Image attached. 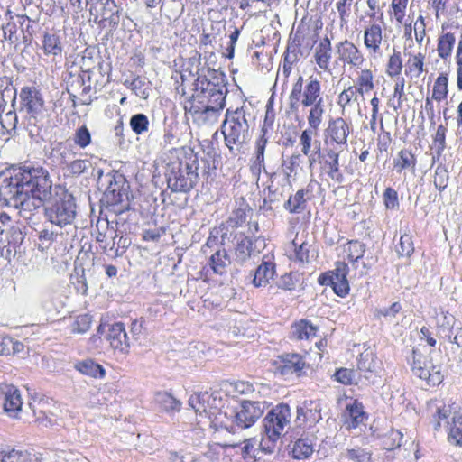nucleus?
<instances>
[{
	"mask_svg": "<svg viewBox=\"0 0 462 462\" xmlns=\"http://www.w3.org/2000/svg\"><path fill=\"white\" fill-rule=\"evenodd\" d=\"M0 201L18 209L24 219H31L44 206L47 220L60 228L72 226L77 216L74 196L60 186L52 189L50 173L42 166H23L3 172Z\"/></svg>",
	"mask_w": 462,
	"mask_h": 462,
	"instance_id": "f257e3e1",
	"label": "nucleus"
},
{
	"mask_svg": "<svg viewBox=\"0 0 462 462\" xmlns=\"http://www.w3.org/2000/svg\"><path fill=\"white\" fill-rule=\"evenodd\" d=\"M193 94L189 100V106L185 110L192 116L193 123L199 126L212 125L217 122L226 105L227 88L225 76L215 69H208V75L196 71Z\"/></svg>",
	"mask_w": 462,
	"mask_h": 462,
	"instance_id": "f03ea898",
	"label": "nucleus"
},
{
	"mask_svg": "<svg viewBox=\"0 0 462 462\" xmlns=\"http://www.w3.org/2000/svg\"><path fill=\"white\" fill-rule=\"evenodd\" d=\"M164 179L175 193H189L199 182V157L189 147L171 149L164 160Z\"/></svg>",
	"mask_w": 462,
	"mask_h": 462,
	"instance_id": "7ed1b4c3",
	"label": "nucleus"
},
{
	"mask_svg": "<svg viewBox=\"0 0 462 462\" xmlns=\"http://www.w3.org/2000/svg\"><path fill=\"white\" fill-rule=\"evenodd\" d=\"M291 418V408L282 403L273 408L263 420L262 439L260 448L265 454H273L276 444L282 436L285 426L289 425Z\"/></svg>",
	"mask_w": 462,
	"mask_h": 462,
	"instance_id": "20e7f679",
	"label": "nucleus"
},
{
	"mask_svg": "<svg viewBox=\"0 0 462 462\" xmlns=\"http://www.w3.org/2000/svg\"><path fill=\"white\" fill-rule=\"evenodd\" d=\"M20 112L27 120V129L31 138L40 135L46 118L43 98L35 88L23 87L20 92Z\"/></svg>",
	"mask_w": 462,
	"mask_h": 462,
	"instance_id": "39448f33",
	"label": "nucleus"
},
{
	"mask_svg": "<svg viewBox=\"0 0 462 462\" xmlns=\"http://www.w3.org/2000/svg\"><path fill=\"white\" fill-rule=\"evenodd\" d=\"M250 114L244 106L236 110L227 109L226 118L222 124V134L225 143L229 151H239L249 139V124L247 117Z\"/></svg>",
	"mask_w": 462,
	"mask_h": 462,
	"instance_id": "423d86ee",
	"label": "nucleus"
},
{
	"mask_svg": "<svg viewBox=\"0 0 462 462\" xmlns=\"http://www.w3.org/2000/svg\"><path fill=\"white\" fill-rule=\"evenodd\" d=\"M323 102L321 97V83L314 77H310L303 87V78L300 76L293 84L289 95V106L291 111H297L300 106L309 107Z\"/></svg>",
	"mask_w": 462,
	"mask_h": 462,
	"instance_id": "0eeeda50",
	"label": "nucleus"
},
{
	"mask_svg": "<svg viewBox=\"0 0 462 462\" xmlns=\"http://www.w3.org/2000/svg\"><path fill=\"white\" fill-rule=\"evenodd\" d=\"M88 12L95 24L99 28H107L116 31L120 23L119 8L115 0H95Z\"/></svg>",
	"mask_w": 462,
	"mask_h": 462,
	"instance_id": "6e6552de",
	"label": "nucleus"
},
{
	"mask_svg": "<svg viewBox=\"0 0 462 462\" xmlns=\"http://www.w3.org/2000/svg\"><path fill=\"white\" fill-rule=\"evenodd\" d=\"M97 182L106 187L103 200L108 205L120 204L127 197L125 178L117 171H111L104 175L99 170Z\"/></svg>",
	"mask_w": 462,
	"mask_h": 462,
	"instance_id": "1a4fd4ad",
	"label": "nucleus"
},
{
	"mask_svg": "<svg viewBox=\"0 0 462 462\" xmlns=\"http://www.w3.org/2000/svg\"><path fill=\"white\" fill-rule=\"evenodd\" d=\"M348 265L344 262H337L334 270L319 275V283L325 286H331L334 292L339 297L348 294L350 287L347 281Z\"/></svg>",
	"mask_w": 462,
	"mask_h": 462,
	"instance_id": "9d476101",
	"label": "nucleus"
},
{
	"mask_svg": "<svg viewBox=\"0 0 462 462\" xmlns=\"http://www.w3.org/2000/svg\"><path fill=\"white\" fill-rule=\"evenodd\" d=\"M262 134L256 139L254 143V151L251 159V171L257 178L263 172L271 179L276 175V165L271 166L265 164L264 153L268 143V138L266 137L267 129L262 127Z\"/></svg>",
	"mask_w": 462,
	"mask_h": 462,
	"instance_id": "9b49d317",
	"label": "nucleus"
},
{
	"mask_svg": "<svg viewBox=\"0 0 462 462\" xmlns=\"http://www.w3.org/2000/svg\"><path fill=\"white\" fill-rule=\"evenodd\" d=\"M414 375L424 380L429 386H436L442 383L443 374L440 367H431L430 374L426 369L427 358L416 349H412L411 356L408 358Z\"/></svg>",
	"mask_w": 462,
	"mask_h": 462,
	"instance_id": "f8f14e48",
	"label": "nucleus"
},
{
	"mask_svg": "<svg viewBox=\"0 0 462 462\" xmlns=\"http://www.w3.org/2000/svg\"><path fill=\"white\" fill-rule=\"evenodd\" d=\"M265 402L244 401L237 407H235L238 429L244 430L251 427L262 417L264 412Z\"/></svg>",
	"mask_w": 462,
	"mask_h": 462,
	"instance_id": "ddd939ff",
	"label": "nucleus"
},
{
	"mask_svg": "<svg viewBox=\"0 0 462 462\" xmlns=\"http://www.w3.org/2000/svg\"><path fill=\"white\" fill-rule=\"evenodd\" d=\"M337 63L360 69L365 59L362 51L352 42L345 39L335 44Z\"/></svg>",
	"mask_w": 462,
	"mask_h": 462,
	"instance_id": "4468645a",
	"label": "nucleus"
},
{
	"mask_svg": "<svg viewBox=\"0 0 462 462\" xmlns=\"http://www.w3.org/2000/svg\"><path fill=\"white\" fill-rule=\"evenodd\" d=\"M321 405L317 400H306L297 408L296 425L311 428L321 420Z\"/></svg>",
	"mask_w": 462,
	"mask_h": 462,
	"instance_id": "2eb2a0df",
	"label": "nucleus"
},
{
	"mask_svg": "<svg viewBox=\"0 0 462 462\" xmlns=\"http://www.w3.org/2000/svg\"><path fill=\"white\" fill-rule=\"evenodd\" d=\"M350 125L342 117L331 118L325 130V143H336L337 146L345 145L350 134Z\"/></svg>",
	"mask_w": 462,
	"mask_h": 462,
	"instance_id": "dca6fc26",
	"label": "nucleus"
},
{
	"mask_svg": "<svg viewBox=\"0 0 462 462\" xmlns=\"http://www.w3.org/2000/svg\"><path fill=\"white\" fill-rule=\"evenodd\" d=\"M235 256L236 260L240 263L245 262L254 253H260V247L264 246V241L261 237H256L253 241L249 236L244 234L236 236Z\"/></svg>",
	"mask_w": 462,
	"mask_h": 462,
	"instance_id": "f3484780",
	"label": "nucleus"
},
{
	"mask_svg": "<svg viewBox=\"0 0 462 462\" xmlns=\"http://www.w3.org/2000/svg\"><path fill=\"white\" fill-rule=\"evenodd\" d=\"M0 404L9 416L16 417L23 405L20 391L14 385L0 384Z\"/></svg>",
	"mask_w": 462,
	"mask_h": 462,
	"instance_id": "a211bd4d",
	"label": "nucleus"
},
{
	"mask_svg": "<svg viewBox=\"0 0 462 462\" xmlns=\"http://www.w3.org/2000/svg\"><path fill=\"white\" fill-rule=\"evenodd\" d=\"M275 370L282 375H291L302 371L306 365V362L302 356L295 353H286L279 356V360L275 362Z\"/></svg>",
	"mask_w": 462,
	"mask_h": 462,
	"instance_id": "6ab92c4d",
	"label": "nucleus"
},
{
	"mask_svg": "<svg viewBox=\"0 0 462 462\" xmlns=\"http://www.w3.org/2000/svg\"><path fill=\"white\" fill-rule=\"evenodd\" d=\"M107 340L112 348L125 355L129 352L131 342L122 322H116L111 326L107 334Z\"/></svg>",
	"mask_w": 462,
	"mask_h": 462,
	"instance_id": "aec40b11",
	"label": "nucleus"
},
{
	"mask_svg": "<svg viewBox=\"0 0 462 462\" xmlns=\"http://www.w3.org/2000/svg\"><path fill=\"white\" fill-rule=\"evenodd\" d=\"M339 153L340 151L336 147L325 149L323 168L332 180L341 184L344 181V175L339 169Z\"/></svg>",
	"mask_w": 462,
	"mask_h": 462,
	"instance_id": "412c9836",
	"label": "nucleus"
},
{
	"mask_svg": "<svg viewBox=\"0 0 462 462\" xmlns=\"http://www.w3.org/2000/svg\"><path fill=\"white\" fill-rule=\"evenodd\" d=\"M448 402V404L444 399L436 398L430 400L427 404V410L431 417L434 430H439L441 427V421H446L451 413L450 402Z\"/></svg>",
	"mask_w": 462,
	"mask_h": 462,
	"instance_id": "4be33fe9",
	"label": "nucleus"
},
{
	"mask_svg": "<svg viewBox=\"0 0 462 462\" xmlns=\"http://www.w3.org/2000/svg\"><path fill=\"white\" fill-rule=\"evenodd\" d=\"M383 42V29L378 23H372L364 31V45L370 54H377Z\"/></svg>",
	"mask_w": 462,
	"mask_h": 462,
	"instance_id": "5701e85b",
	"label": "nucleus"
},
{
	"mask_svg": "<svg viewBox=\"0 0 462 462\" xmlns=\"http://www.w3.org/2000/svg\"><path fill=\"white\" fill-rule=\"evenodd\" d=\"M332 58L331 41L328 37H324L315 48L314 60L318 67L326 71L331 72L330 60Z\"/></svg>",
	"mask_w": 462,
	"mask_h": 462,
	"instance_id": "b1692460",
	"label": "nucleus"
},
{
	"mask_svg": "<svg viewBox=\"0 0 462 462\" xmlns=\"http://www.w3.org/2000/svg\"><path fill=\"white\" fill-rule=\"evenodd\" d=\"M345 425L348 430L356 429L366 420L364 406L357 400L346 405Z\"/></svg>",
	"mask_w": 462,
	"mask_h": 462,
	"instance_id": "393cba45",
	"label": "nucleus"
},
{
	"mask_svg": "<svg viewBox=\"0 0 462 462\" xmlns=\"http://www.w3.org/2000/svg\"><path fill=\"white\" fill-rule=\"evenodd\" d=\"M357 369L364 373V376L369 379L372 374H376L381 369V361L372 351H364L357 360Z\"/></svg>",
	"mask_w": 462,
	"mask_h": 462,
	"instance_id": "a878e982",
	"label": "nucleus"
},
{
	"mask_svg": "<svg viewBox=\"0 0 462 462\" xmlns=\"http://www.w3.org/2000/svg\"><path fill=\"white\" fill-rule=\"evenodd\" d=\"M235 413V407H227L226 410H219L217 412L209 411V416H214V422L217 427L225 429L233 433L239 430L236 421V418L233 416Z\"/></svg>",
	"mask_w": 462,
	"mask_h": 462,
	"instance_id": "bb28decb",
	"label": "nucleus"
},
{
	"mask_svg": "<svg viewBox=\"0 0 462 462\" xmlns=\"http://www.w3.org/2000/svg\"><path fill=\"white\" fill-rule=\"evenodd\" d=\"M275 273V263L268 257H263L262 263L257 267L253 279L254 287H263L269 283Z\"/></svg>",
	"mask_w": 462,
	"mask_h": 462,
	"instance_id": "cd10ccee",
	"label": "nucleus"
},
{
	"mask_svg": "<svg viewBox=\"0 0 462 462\" xmlns=\"http://www.w3.org/2000/svg\"><path fill=\"white\" fill-rule=\"evenodd\" d=\"M302 45V37L300 35L299 31H297L294 36L291 38V42H290L287 53L284 57V64H283V72L285 74L290 73L291 69V65L298 61L300 57L302 55L300 47Z\"/></svg>",
	"mask_w": 462,
	"mask_h": 462,
	"instance_id": "c85d7f7f",
	"label": "nucleus"
},
{
	"mask_svg": "<svg viewBox=\"0 0 462 462\" xmlns=\"http://www.w3.org/2000/svg\"><path fill=\"white\" fill-rule=\"evenodd\" d=\"M216 402V398L208 392L194 393L189 399V405L195 411L196 413H208L213 410V405L210 402Z\"/></svg>",
	"mask_w": 462,
	"mask_h": 462,
	"instance_id": "c756f323",
	"label": "nucleus"
},
{
	"mask_svg": "<svg viewBox=\"0 0 462 462\" xmlns=\"http://www.w3.org/2000/svg\"><path fill=\"white\" fill-rule=\"evenodd\" d=\"M231 264V259L226 249H218L208 260V265L214 273L224 275Z\"/></svg>",
	"mask_w": 462,
	"mask_h": 462,
	"instance_id": "7c9ffc66",
	"label": "nucleus"
},
{
	"mask_svg": "<svg viewBox=\"0 0 462 462\" xmlns=\"http://www.w3.org/2000/svg\"><path fill=\"white\" fill-rule=\"evenodd\" d=\"M416 163L417 161L414 154L408 149H402L393 160V168L399 173L404 170H411L413 171Z\"/></svg>",
	"mask_w": 462,
	"mask_h": 462,
	"instance_id": "2f4dec72",
	"label": "nucleus"
},
{
	"mask_svg": "<svg viewBox=\"0 0 462 462\" xmlns=\"http://www.w3.org/2000/svg\"><path fill=\"white\" fill-rule=\"evenodd\" d=\"M51 155L56 159L59 165L67 166L76 153L68 142H59L53 146Z\"/></svg>",
	"mask_w": 462,
	"mask_h": 462,
	"instance_id": "473e14b6",
	"label": "nucleus"
},
{
	"mask_svg": "<svg viewBox=\"0 0 462 462\" xmlns=\"http://www.w3.org/2000/svg\"><path fill=\"white\" fill-rule=\"evenodd\" d=\"M316 332L317 328L306 319H301L291 327V336L298 340L309 339L311 337H315Z\"/></svg>",
	"mask_w": 462,
	"mask_h": 462,
	"instance_id": "72a5a7b5",
	"label": "nucleus"
},
{
	"mask_svg": "<svg viewBox=\"0 0 462 462\" xmlns=\"http://www.w3.org/2000/svg\"><path fill=\"white\" fill-rule=\"evenodd\" d=\"M42 49L45 55H60L62 52V43L60 36L55 33L44 32Z\"/></svg>",
	"mask_w": 462,
	"mask_h": 462,
	"instance_id": "f704fd0d",
	"label": "nucleus"
},
{
	"mask_svg": "<svg viewBox=\"0 0 462 462\" xmlns=\"http://www.w3.org/2000/svg\"><path fill=\"white\" fill-rule=\"evenodd\" d=\"M155 402L166 412L179 411L181 406V402L167 392L157 393Z\"/></svg>",
	"mask_w": 462,
	"mask_h": 462,
	"instance_id": "c9c22d12",
	"label": "nucleus"
},
{
	"mask_svg": "<svg viewBox=\"0 0 462 462\" xmlns=\"http://www.w3.org/2000/svg\"><path fill=\"white\" fill-rule=\"evenodd\" d=\"M448 440L455 445H462V411L454 413L452 422L447 421Z\"/></svg>",
	"mask_w": 462,
	"mask_h": 462,
	"instance_id": "e433bc0d",
	"label": "nucleus"
},
{
	"mask_svg": "<svg viewBox=\"0 0 462 462\" xmlns=\"http://www.w3.org/2000/svg\"><path fill=\"white\" fill-rule=\"evenodd\" d=\"M75 368L81 374L94 378H102L105 376L106 374L103 366L95 363L91 359L78 362L75 365Z\"/></svg>",
	"mask_w": 462,
	"mask_h": 462,
	"instance_id": "4c0bfd02",
	"label": "nucleus"
},
{
	"mask_svg": "<svg viewBox=\"0 0 462 462\" xmlns=\"http://www.w3.org/2000/svg\"><path fill=\"white\" fill-rule=\"evenodd\" d=\"M456 42V37L451 32H447L439 37L437 51L438 55L446 60L450 57Z\"/></svg>",
	"mask_w": 462,
	"mask_h": 462,
	"instance_id": "58836bf2",
	"label": "nucleus"
},
{
	"mask_svg": "<svg viewBox=\"0 0 462 462\" xmlns=\"http://www.w3.org/2000/svg\"><path fill=\"white\" fill-rule=\"evenodd\" d=\"M360 96H364L365 93H367L374 88V74L371 69H362L356 78V86Z\"/></svg>",
	"mask_w": 462,
	"mask_h": 462,
	"instance_id": "ea45409f",
	"label": "nucleus"
},
{
	"mask_svg": "<svg viewBox=\"0 0 462 462\" xmlns=\"http://www.w3.org/2000/svg\"><path fill=\"white\" fill-rule=\"evenodd\" d=\"M446 132L447 128L444 125H440L438 126L431 146V149L434 150L432 156L433 163L439 159L446 148Z\"/></svg>",
	"mask_w": 462,
	"mask_h": 462,
	"instance_id": "a19ab883",
	"label": "nucleus"
},
{
	"mask_svg": "<svg viewBox=\"0 0 462 462\" xmlns=\"http://www.w3.org/2000/svg\"><path fill=\"white\" fill-rule=\"evenodd\" d=\"M97 233L96 235V241L100 245L103 250H106L108 244L106 239L108 237L115 240L116 234L113 228L109 227V222L105 220L103 223L98 221L97 224Z\"/></svg>",
	"mask_w": 462,
	"mask_h": 462,
	"instance_id": "79ce46f5",
	"label": "nucleus"
},
{
	"mask_svg": "<svg viewBox=\"0 0 462 462\" xmlns=\"http://www.w3.org/2000/svg\"><path fill=\"white\" fill-rule=\"evenodd\" d=\"M305 194L306 191L304 189H299L295 195L291 196L284 203V208L290 213H300L303 211L306 208Z\"/></svg>",
	"mask_w": 462,
	"mask_h": 462,
	"instance_id": "37998d69",
	"label": "nucleus"
},
{
	"mask_svg": "<svg viewBox=\"0 0 462 462\" xmlns=\"http://www.w3.org/2000/svg\"><path fill=\"white\" fill-rule=\"evenodd\" d=\"M249 211H251L249 205L243 200L239 206L232 211L227 221L228 225L233 228L241 226L245 222L246 214Z\"/></svg>",
	"mask_w": 462,
	"mask_h": 462,
	"instance_id": "c03bdc74",
	"label": "nucleus"
},
{
	"mask_svg": "<svg viewBox=\"0 0 462 462\" xmlns=\"http://www.w3.org/2000/svg\"><path fill=\"white\" fill-rule=\"evenodd\" d=\"M309 116L307 117L310 129L317 131L322 123V117L325 113V106L323 102L310 106Z\"/></svg>",
	"mask_w": 462,
	"mask_h": 462,
	"instance_id": "a18cd8bd",
	"label": "nucleus"
},
{
	"mask_svg": "<svg viewBox=\"0 0 462 462\" xmlns=\"http://www.w3.org/2000/svg\"><path fill=\"white\" fill-rule=\"evenodd\" d=\"M292 457L296 459L308 458L313 453L312 444L309 439H299L293 445Z\"/></svg>",
	"mask_w": 462,
	"mask_h": 462,
	"instance_id": "49530a36",
	"label": "nucleus"
},
{
	"mask_svg": "<svg viewBox=\"0 0 462 462\" xmlns=\"http://www.w3.org/2000/svg\"><path fill=\"white\" fill-rule=\"evenodd\" d=\"M129 125L135 134L142 135L148 132L150 122L144 114L138 113L131 116Z\"/></svg>",
	"mask_w": 462,
	"mask_h": 462,
	"instance_id": "de8ad7c7",
	"label": "nucleus"
},
{
	"mask_svg": "<svg viewBox=\"0 0 462 462\" xmlns=\"http://www.w3.org/2000/svg\"><path fill=\"white\" fill-rule=\"evenodd\" d=\"M31 453L27 451L11 449L0 452L1 462H31Z\"/></svg>",
	"mask_w": 462,
	"mask_h": 462,
	"instance_id": "09e8293b",
	"label": "nucleus"
},
{
	"mask_svg": "<svg viewBox=\"0 0 462 462\" xmlns=\"http://www.w3.org/2000/svg\"><path fill=\"white\" fill-rule=\"evenodd\" d=\"M343 456L352 462H371L372 453L365 448L356 447L347 448Z\"/></svg>",
	"mask_w": 462,
	"mask_h": 462,
	"instance_id": "8fccbe9b",
	"label": "nucleus"
},
{
	"mask_svg": "<svg viewBox=\"0 0 462 462\" xmlns=\"http://www.w3.org/2000/svg\"><path fill=\"white\" fill-rule=\"evenodd\" d=\"M18 123V117L15 111H9L4 116H0V127L2 128V135L5 134H11L15 130Z\"/></svg>",
	"mask_w": 462,
	"mask_h": 462,
	"instance_id": "3c124183",
	"label": "nucleus"
},
{
	"mask_svg": "<svg viewBox=\"0 0 462 462\" xmlns=\"http://www.w3.org/2000/svg\"><path fill=\"white\" fill-rule=\"evenodd\" d=\"M334 379L344 384V385H351V384H356V372L348 369V368H339L337 369L335 374H333Z\"/></svg>",
	"mask_w": 462,
	"mask_h": 462,
	"instance_id": "603ef678",
	"label": "nucleus"
},
{
	"mask_svg": "<svg viewBox=\"0 0 462 462\" xmlns=\"http://www.w3.org/2000/svg\"><path fill=\"white\" fill-rule=\"evenodd\" d=\"M66 167L69 175L78 177L88 171L91 162L88 160L76 159L70 161Z\"/></svg>",
	"mask_w": 462,
	"mask_h": 462,
	"instance_id": "864d4df0",
	"label": "nucleus"
},
{
	"mask_svg": "<svg viewBox=\"0 0 462 462\" xmlns=\"http://www.w3.org/2000/svg\"><path fill=\"white\" fill-rule=\"evenodd\" d=\"M396 252L399 256L410 257L414 252L412 237L409 234H404L400 237L399 245L396 246Z\"/></svg>",
	"mask_w": 462,
	"mask_h": 462,
	"instance_id": "5fc2aeb1",
	"label": "nucleus"
},
{
	"mask_svg": "<svg viewBox=\"0 0 462 462\" xmlns=\"http://www.w3.org/2000/svg\"><path fill=\"white\" fill-rule=\"evenodd\" d=\"M448 95V78L440 75L437 78L433 90L431 99L441 101L446 98Z\"/></svg>",
	"mask_w": 462,
	"mask_h": 462,
	"instance_id": "6e6d98bb",
	"label": "nucleus"
},
{
	"mask_svg": "<svg viewBox=\"0 0 462 462\" xmlns=\"http://www.w3.org/2000/svg\"><path fill=\"white\" fill-rule=\"evenodd\" d=\"M448 179H449L448 172L447 169L445 168V166H443V165L437 166V168L435 170V173H434V179H433V183H434L435 188L437 189H439V191H443L448 184Z\"/></svg>",
	"mask_w": 462,
	"mask_h": 462,
	"instance_id": "4d7b16f0",
	"label": "nucleus"
},
{
	"mask_svg": "<svg viewBox=\"0 0 462 462\" xmlns=\"http://www.w3.org/2000/svg\"><path fill=\"white\" fill-rule=\"evenodd\" d=\"M73 142L81 149H85L91 143V134L89 130L82 125L75 131Z\"/></svg>",
	"mask_w": 462,
	"mask_h": 462,
	"instance_id": "13d9d810",
	"label": "nucleus"
},
{
	"mask_svg": "<svg viewBox=\"0 0 462 462\" xmlns=\"http://www.w3.org/2000/svg\"><path fill=\"white\" fill-rule=\"evenodd\" d=\"M402 69V60L401 53L393 50V53L390 56L387 64V74L390 77L398 76Z\"/></svg>",
	"mask_w": 462,
	"mask_h": 462,
	"instance_id": "bf43d9fd",
	"label": "nucleus"
},
{
	"mask_svg": "<svg viewBox=\"0 0 462 462\" xmlns=\"http://www.w3.org/2000/svg\"><path fill=\"white\" fill-rule=\"evenodd\" d=\"M91 317L88 314L78 316L71 324V331L73 333L84 334L90 328Z\"/></svg>",
	"mask_w": 462,
	"mask_h": 462,
	"instance_id": "052dcab7",
	"label": "nucleus"
},
{
	"mask_svg": "<svg viewBox=\"0 0 462 462\" xmlns=\"http://www.w3.org/2000/svg\"><path fill=\"white\" fill-rule=\"evenodd\" d=\"M224 453V447L218 443H212L207 446L203 456L208 462H219Z\"/></svg>",
	"mask_w": 462,
	"mask_h": 462,
	"instance_id": "680f3d73",
	"label": "nucleus"
},
{
	"mask_svg": "<svg viewBox=\"0 0 462 462\" xmlns=\"http://www.w3.org/2000/svg\"><path fill=\"white\" fill-rule=\"evenodd\" d=\"M13 19L14 17L10 15L9 21L2 25V30L5 39L11 43H15L19 38L17 35V25Z\"/></svg>",
	"mask_w": 462,
	"mask_h": 462,
	"instance_id": "e2e57ef3",
	"label": "nucleus"
},
{
	"mask_svg": "<svg viewBox=\"0 0 462 462\" xmlns=\"http://www.w3.org/2000/svg\"><path fill=\"white\" fill-rule=\"evenodd\" d=\"M359 95L356 87L350 86L344 89L338 96V104L344 109L351 101H357Z\"/></svg>",
	"mask_w": 462,
	"mask_h": 462,
	"instance_id": "0e129e2a",
	"label": "nucleus"
},
{
	"mask_svg": "<svg viewBox=\"0 0 462 462\" xmlns=\"http://www.w3.org/2000/svg\"><path fill=\"white\" fill-rule=\"evenodd\" d=\"M365 252V245L359 241H350L348 244V259L352 262H357L363 257Z\"/></svg>",
	"mask_w": 462,
	"mask_h": 462,
	"instance_id": "69168bd1",
	"label": "nucleus"
},
{
	"mask_svg": "<svg viewBox=\"0 0 462 462\" xmlns=\"http://www.w3.org/2000/svg\"><path fill=\"white\" fill-rule=\"evenodd\" d=\"M424 58V54L420 52L416 55H412L408 60L409 70L410 72H413L415 77H420L423 72Z\"/></svg>",
	"mask_w": 462,
	"mask_h": 462,
	"instance_id": "338daca9",
	"label": "nucleus"
},
{
	"mask_svg": "<svg viewBox=\"0 0 462 462\" xmlns=\"http://www.w3.org/2000/svg\"><path fill=\"white\" fill-rule=\"evenodd\" d=\"M145 80L140 77L134 78L130 83L131 89L134 92V94L143 99H147L150 93L149 88L145 87Z\"/></svg>",
	"mask_w": 462,
	"mask_h": 462,
	"instance_id": "774afa93",
	"label": "nucleus"
}]
</instances>
